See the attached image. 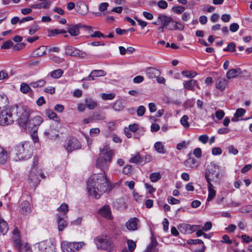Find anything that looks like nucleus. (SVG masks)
<instances>
[{"label":"nucleus","instance_id":"obj_45","mask_svg":"<svg viewBox=\"0 0 252 252\" xmlns=\"http://www.w3.org/2000/svg\"><path fill=\"white\" fill-rule=\"evenodd\" d=\"M46 114L50 119H53L56 121L59 120V118L57 117V115L51 110H47L46 111Z\"/></svg>","mask_w":252,"mask_h":252},{"label":"nucleus","instance_id":"obj_61","mask_svg":"<svg viewBox=\"0 0 252 252\" xmlns=\"http://www.w3.org/2000/svg\"><path fill=\"white\" fill-rule=\"evenodd\" d=\"M222 153V150L219 147H215L213 148L212 150V153L213 155H220Z\"/></svg>","mask_w":252,"mask_h":252},{"label":"nucleus","instance_id":"obj_15","mask_svg":"<svg viewBox=\"0 0 252 252\" xmlns=\"http://www.w3.org/2000/svg\"><path fill=\"white\" fill-rule=\"evenodd\" d=\"M101 215L106 219L112 220L113 217L111 215L110 208L109 205H105L99 210Z\"/></svg>","mask_w":252,"mask_h":252},{"label":"nucleus","instance_id":"obj_32","mask_svg":"<svg viewBox=\"0 0 252 252\" xmlns=\"http://www.w3.org/2000/svg\"><path fill=\"white\" fill-rule=\"evenodd\" d=\"M172 24L170 26L169 29L170 30H180L182 31L184 29V26L180 23L174 22L171 23Z\"/></svg>","mask_w":252,"mask_h":252},{"label":"nucleus","instance_id":"obj_28","mask_svg":"<svg viewBox=\"0 0 252 252\" xmlns=\"http://www.w3.org/2000/svg\"><path fill=\"white\" fill-rule=\"evenodd\" d=\"M9 103L7 96L3 92H0V107H5Z\"/></svg>","mask_w":252,"mask_h":252},{"label":"nucleus","instance_id":"obj_38","mask_svg":"<svg viewBox=\"0 0 252 252\" xmlns=\"http://www.w3.org/2000/svg\"><path fill=\"white\" fill-rule=\"evenodd\" d=\"M47 50V47L45 46H41L39 47L36 50L37 56L41 57L47 54L46 51Z\"/></svg>","mask_w":252,"mask_h":252},{"label":"nucleus","instance_id":"obj_58","mask_svg":"<svg viewBox=\"0 0 252 252\" xmlns=\"http://www.w3.org/2000/svg\"><path fill=\"white\" fill-rule=\"evenodd\" d=\"M225 113L222 110L217 111L215 113L216 118L219 120H221L224 116Z\"/></svg>","mask_w":252,"mask_h":252},{"label":"nucleus","instance_id":"obj_48","mask_svg":"<svg viewBox=\"0 0 252 252\" xmlns=\"http://www.w3.org/2000/svg\"><path fill=\"white\" fill-rule=\"evenodd\" d=\"M113 108L117 111L122 110L124 108L122 102L120 100L116 101L113 105Z\"/></svg>","mask_w":252,"mask_h":252},{"label":"nucleus","instance_id":"obj_3","mask_svg":"<svg viewBox=\"0 0 252 252\" xmlns=\"http://www.w3.org/2000/svg\"><path fill=\"white\" fill-rule=\"evenodd\" d=\"M32 147L29 142L20 143L16 145L13 149L14 153L19 160H26L32 157L33 154Z\"/></svg>","mask_w":252,"mask_h":252},{"label":"nucleus","instance_id":"obj_10","mask_svg":"<svg viewBox=\"0 0 252 252\" xmlns=\"http://www.w3.org/2000/svg\"><path fill=\"white\" fill-rule=\"evenodd\" d=\"M37 172H38L36 171V169L33 168L29 175V183L33 187H35L39 183V180L38 178L39 176H40L42 178H44L43 173H40L37 174Z\"/></svg>","mask_w":252,"mask_h":252},{"label":"nucleus","instance_id":"obj_62","mask_svg":"<svg viewBox=\"0 0 252 252\" xmlns=\"http://www.w3.org/2000/svg\"><path fill=\"white\" fill-rule=\"evenodd\" d=\"M168 201L171 204H177L180 203L179 200L176 199L173 197L169 196L168 198Z\"/></svg>","mask_w":252,"mask_h":252},{"label":"nucleus","instance_id":"obj_5","mask_svg":"<svg viewBox=\"0 0 252 252\" xmlns=\"http://www.w3.org/2000/svg\"><path fill=\"white\" fill-rule=\"evenodd\" d=\"M222 177L220 166L211 162L205 172V178L208 184L212 187L211 182L217 183Z\"/></svg>","mask_w":252,"mask_h":252},{"label":"nucleus","instance_id":"obj_41","mask_svg":"<svg viewBox=\"0 0 252 252\" xmlns=\"http://www.w3.org/2000/svg\"><path fill=\"white\" fill-rule=\"evenodd\" d=\"M93 121H99L104 120L105 118L104 115L101 113H94L91 116Z\"/></svg>","mask_w":252,"mask_h":252},{"label":"nucleus","instance_id":"obj_57","mask_svg":"<svg viewBox=\"0 0 252 252\" xmlns=\"http://www.w3.org/2000/svg\"><path fill=\"white\" fill-rule=\"evenodd\" d=\"M13 44V43L12 41L8 40L3 43L1 48L5 49H9L12 46Z\"/></svg>","mask_w":252,"mask_h":252},{"label":"nucleus","instance_id":"obj_21","mask_svg":"<svg viewBox=\"0 0 252 252\" xmlns=\"http://www.w3.org/2000/svg\"><path fill=\"white\" fill-rule=\"evenodd\" d=\"M189 157V159L184 161V164L186 166L191 168H195L197 167L196 159L194 158H191L190 154L188 155Z\"/></svg>","mask_w":252,"mask_h":252},{"label":"nucleus","instance_id":"obj_22","mask_svg":"<svg viewBox=\"0 0 252 252\" xmlns=\"http://www.w3.org/2000/svg\"><path fill=\"white\" fill-rule=\"evenodd\" d=\"M227 85V81L225 78H219L216 83V88L221 91L225 89Z\"/></svg>","mask_w":252,"mask_h":252},{"label":"nucleus","instance_id":"obj_42","mask_svg":"<svg viewBox=\"0 0 252 252\" xmlns=\"http://www.w3.org/2000/svg\"><path fill=\"white\" fill-rule=\"evenodd\" d=\"M31 120L32 123L34 125V126H35V127H37V129L43 121L42 118L39 116H35Z\"/></svg>","mask_w":252,"mask_h":252},{"label":"nucleus","instance_id":"obj_1","mask_svg":"<svg viewBox=\"0 0 252 252\" xmlns=\"http://www.w3.org/2000/svg\"><path fill=\"white\" fill-rule=\"evenodd\" d=\"M111 189L110 182L102 173L93 175L87 181L88 191L95 199L99 198L103 193Z\"/></svg>","mask_w":252,"mask_h":252},{"label":"nucleus","instance_id":"obj_31","mask_svg":"<svg viewBox=\"0 0 252 252\" xmlns=\"http://www.w3.org/2000/svg\"><path fill=\"white\" fill-rule=\"evenodd\" d=\"M7 159V154L6 151L0 147V164H4Z\"/></svg>","mask_w":252,"mask_h":252},{"label":"nucleus","instance_id":"obj_25","mask_svg":"<svg viewBox=\"0 0 252 252\" xmlns=\"http://www.w3.org/2000/svg\"><path fill=\"white\" fill-rule=\"evenodd\" d=\"M9 229L7 223L0 217V234L4 235Z\"/></svg>","mask_w":252,"mask_h":252},{"label":"nucleus","instance_id":"obj_2","mask_svg":"<svg viewBox=\"0 0 252 252\" xmlns=\"http://www.w3.org/2000/svg\"><path fill=\"white\" fill-rule=\"evenodd\" d=\"M15 119L19 125L24 129H27V124L29 122L31 110L27 106L24 105H13Z\"/></svg>","mask_w":252,"mask_h":252},{"label":"nucleus","instance_id":"obj_56","mask_svg":"<svg viewBox=\"0 0 252 252\" xmlns=\"http://www.w3.org/2000/svg\"><path fill=\"white\" fill-rule=\"evenodd\" d=\"M224 51L234 52L235 51V44L234 43H230L227 47L223 49Z\"/></svg>","mask_w":252,"mask_h":252},{"label":"nucleus","instance_id":"obj_47","mask_svg":"<svg viewBox=\"0 0 252 252\" xmlns=\"http://www.w3.org/2000/svg\"><path fill=\"white\" fill-rule=\"evenodd\" d=\"M182 74L186 77L192 78L197 75V73L195 71L184 70L182 72Z\"/></svg>","mask_w":252,"mask_h":252},{"label":"nucleus","instance_id":"obj_23","mask_svg":"<svg viewBox=\"0 0 252 252\" xmlns=\"http://www.w3.org/2000/svg\"><path fill=\"white\" fill-rule=\"evenodd\" d=\"M183 85L185 89L191 91H194L195 86L199 88L196 84V81L195 80H190L189 81H185L183 83Z\"/></svg>","mask_w":252,"mask_h":252},{"label":"nucleus","instance_id":"obj_9","mask_svg":"<svg viewBox=\"0 0 252 252\" xmlns=\"http://www.w3.org/2000/svg\"><path fill=\"white\" fill-rule=\"evenodd\" d=\"M65 54L67 56L79 57L81 58H85L86 56V54L84 52L69 45L65 47Z\"/></svg>","mask_w":252,"mask_h":252},{"label":"nucleus","instance_id":"obj_55","mask_svg":"<svg viewBox=\"0 0 252 252\" xmlns=\"http://www.w3.org/2000/svg\"><path fill=\"white\" fill-rule=\"evenodd\" d=\"M172 10L178 14H181L185 10V8L182 6H176L172 7Z\"/></svg>","mask_w":252,"mask_h":252},{"label":"nucleus","instance_id":"obj_6","mask_svg":"<svg viewBox=\"0 0 252 252\" xmlns=\"http://www.w3.org/2000/svg\"><path fill=\"white\" fill-rule=\"evenodd\" d=\"M13 105L2 111L0 115V125L7 126L12 124L15 120Z\"/></svg>","mask_w":252,"mask_h":252},{"label":"nucleus","instance_id":"obj_59","mask_svg":"<svg viewBox=\"0 0 252 252\" xmlns=\"http://www.w3.org/2000/svg\"><path fill=\"white\" fill-rule=\"evenodd\" d=\"M189 244H203V242L200 239H189L188 241Z\"/></svg>","mask_w":252,"mask_h":252},{"label":"nucleus","instance_id":"obj_53","mask_svg":"<svg viewBox=\"0 0 252 252\" xmlns=\"http://www.w3.org/2000/svg\"><path fill=\"white\" fill-rule=\"evenodd\" d=\"M115 94H101V97L103 100H112L115 98Z\"/></svg>","mask_w":252,"mask_h":252},{"label":"nucleus","instance_id":"obj_7","mask_svg":"<svg viewBox=\"0 0 252 252\" xmlns=\"http://www.w3.org/2000/svg\"><path fill=\"white\" fill-rule=\"evenodd\" d=\"M97 248H100L110 252L113 247V245L111 240L106 238L97 237L94 240Z\"/></svg>","mask_w":252,"mask_h":252},{"label":"nucleus","instance_id":"obj_40","mask_svg":"<svg viewBox=\"0 0 252 252\" xmlns=\"http://www.w3.org/2000/svg\"><path fill=\"white\" fill-rule=\"evenodd\" d=\"M129 161L131 163L140 164L142 162V158L139 154H137L134 157L129 159Z\"/></svg>","mask_w":252,"mask_h":252},{"label":"nucleus","instance_id":"obj_4","mask_svg":"<svg viewBox=\"0 0 252 252\" xmlns=\"http://www.w3.org/2000/svg\"><path fill=\"white\" fill-rule=\"evenodd\" d=\"M101 156L96 160V166L102 170L108 168L109 163L112 161V158L114 155V152L109 147L105 146L100 150Z\"/></svg>","mask_w":252,"mask_h":252},{"label":"nucleus","instance_id":"obj_44","mask_svg":"<svg viewBox=\"0 0 252 252\" xmlns=\"http://www.w3.org/2000/svg\"><path fill=\"white\" fill-rule=\"evenodd\" d=\"M63 74V71L60 69L53 70L50 73L51 76L53 78H59Z\"/></svg>","mask_w":252,"mask_h":252},{"label":"nucleus","instance_id":"obj_16","mask_svg":"<svg viewBox=\"0 0 252 252\" xmlns=\"http://www.w3.org/2000/svg\"><path fill=\"white\" fill-rule=\"evenodd\" d=\"M158 19L160 21L163 27H165L168 26L170 23H174L173 19L171 17L163 14H159L158 16Z\"/></svg>","mask_w":252,"mask_h":252},{"label":"nucleus","instance_id":"obj_26","mask_svg":"<svg viewBox=\"0 0 252 252\" xmlns=\"http://www.w3.org/2000/svg\"><path fill=\"white\" fill-rule=\"evenodd\" d=\"M85 105L88 109L92 110L97 107V103L91 98H87L85 99Z\"/></svg>","mask_w":252,"mask_h":252},{"label":"nucleus","instance_id":"obj_14","mask_svg":"<svg viewBox=\"0 0 252 252\" xmlns=\"http://www.w3.org/2000/svg\"><path fill=\"white\" fill-rule=\"evenodd\" d=\"M158 243L156 239L154 236H152L151 238V243L147 246L146 252H159L158 249L157 248Z\"/></svg>","mask_w":252,"mask_h":252},{"label":"nucleus","instance_id":"obj_50","mask_svg":"<svg viewBox=\"0 0 252 252\" xmlns=\"http://www.w3.org/2000/svg\"><path fill=\"white\" fill-rule=\"evenodd\" d=\"M239 211L242 213H246L252 211V205H248L241 207Z\"/></svg>","mask_w":252,"mask_h":252},{"label":"nucleus","instance_id":"obj_64","mask_svg":"<svg viewBox=\"0 0 252 252\" xmlns=\"http://www.w3.org/2000/svg\"><path fill=\"white\" fill-rule=\"evenodd\" d=\"M193 154L197 158H201L202 155V151L201 149L199 148H195L193 151Z\"/></svg>","mask_w":252,"mask_h":252},{"label":"nucleus","instance_id":"obj_11","mask_svg":"<svg viewBox=\"0 0 252 252\" xmlns=\"http://www.w3.org/2000/svg\"><path fill=\"white\" fill-rule=\"evenodd\" d=\"M106 73L102 70H93L87 77L83 78L81 81L94 80L95 77L104 76Z\"/></svg>","mask_w":252,"mask_h":252},{"label":"nucleus","instance_id":"obj_51","mask_svg":"<svg viewBox=\"0 0 252 252\" xmlns=\"http://www.w3.org/2000/svg\"><path fill=\"white\" fill-rule=\"evenodd\" d=\"M31 90L30 86L26 83H23L21 85L20 90L21 91L24 93L26 94L29 92Z\"/></svg>","mask_w":252,"mask_h":252},{"label":"nucleus","instance_id":"obj_24","mask_svg":"<svg viewBox=\"0 0 252 252\" xmlns=\"http://www.w3.org/2000/svg\"><path fill=\"white\" fill-rule=\"evenodd\" d=\"M241 73V69L236 68L230 69L226 73V77L228 79L237 77Z\"/></svg>","mask_w":252,"mask_h":252},{"label":"nucleus","instance_id":"obj_20","mask_svg":"<svg viewBox=\"0 0 252 252\" xmlns=\"http://www.w3.org/2000/svg\"><path fill=\"white\" fill-rule=\"evenodd\" d=\"M21 211L23 215H28L31 212L30 204L27 201H23L21 204Z\"/></svg>","mask_w":252,"mask_h":252},{"label":"nucleus","instance_id":"obj_37","mask_svg":"<svg viewBox=\"0 0 252 252\" xmlns=\"http://www.w3.org/2000/svg\"><path fill=\"white\" fill-rule=\"evenodd\" d=\"M57 211L61 212V215L66 216V213L68 211V205L65 203L62 204L60 207L58 208Z\"/></svg>","mask_w":252,"mask_h":252},{"label":"nucleus","instance_id":"obj_60","mask_svg":"<svg viewBox=\"0 0 252 252\" xmlns=\"http://www.w3.org/2000/svg\"><path fill=\"white\" fill-rule=\"evenodd\" d=\"M158 5L161 9H165L167 8L168 4L166 1L161 0L158 2Z\"/></svg>","mask_w":252,"mask_h":252},{"label":"nucleus","instance_id":"obj_36","mask_svg":"<svg viewBox=\"0 0 252 252\" xmlns=\"http://www.w3.org/2000/svg\"><path fill=\"white\" fill-rule=\"evenodd\" d=\"M208 187L209 193H208V196L207 200V201H210L215 196L216 191L213 189L214 186L212 184V187H211L209 185V184H208Z\"/></svg>","mask_w":252,"mask_h":252},{"label":"nucleus","instance_id":"obj_35","mask_svg":"<svg viewBox=\"0 0 252 252\" xmlns=\"http://www.w3.org/2000/svg\"><path fill=\"white\" fill-rule=\"evenodd\" d=\"M154 147L156 151L158 153L165 154L166 153L164 146L160 142H157L154 145Z\"/></svg>","mask_w":252,"mask_h":252},{"label":"nucleus","instance_id":"obj_17","mask_svg":"<svg viewBox=\"0 0 252 252\" xmlns=\"http://www.w3.org/2000/svg\"><path fill=\"white\" fill-rule=\"evenodd\" d=\"M62 249L63 252H71L75 251L73 242L63 241L61 244Z\"/></svg>","mask_w":252,"mask_h":252},{"label":"nucleus","instance_id":"obj_8","mask_svg":"<svg viewBox=\"0 0 252 252\" xmlns=\"http://www.w3.org/2000/svg\"><path fill=\"white\" fill-rule=\"evenodd\" d=\"M64 147L68 152H71L73 150L80 149L81 148V144L75 137H71L67 140Z\"/></svg>","mask_w":252,"mask_h":252},{"label":"nucleus","instance_id":"obj_54","mask_svg":"<svg viewBox=\"0 0 252 252\" xmlns=\"http://www.w3.org/2000/svg\"><path fill=\"white\" fill-rule=\"evenodd\" d=\"M146 111V109L143 106H139L136 110L137 114L138 116H142L144 115Z\"/></svg>","mask_w":252,"mask_h":252},{"label":"nucleus","instance_id":"obj_39","mask_svg":"<svg viewBox=\"0 0 252 252\" xmlns=\"http://www.w3.org/2000/svg\"><path fill=\"white\" fill-rule=\"evenodd\" d=\"M161 175L159 172L152 173L150 175V179L152 182H158L161 179Z\"/></svg>","mask_w":252,"mask_h":252},{"label":"nucleus","instance_id":"obj_33","mask_svg":"<svg viewBox=\"0 0 252 252\" xmlns=\"http://www.w3.org/2000/svg\"><path fill=\"white\" fill-rule=\"evenodd\" d=\"M246 113V110L243 108H238L237 109L234 117L232 118L233 122H237L238 121V118L242 117Z\"/></svg>","mask_w":252,"mask_h":252},{"label":"nucleus","instance_id":"obj_19","mask_svg":"<svg viewBox=\"0 0 252 252\" xmlns=\"http://www.w3.org/2000/svg\"><path fill=\"white\" fill-rule=\"evenodd\" d=\"M146 73L150 78H155L159 76L160 72L157 68L149 67L147 68Z\"/></svg>","mask_w":252,"mask_h":252},{"label":"nucleus","instance_id":"obj_63","mask_svg":"<svg viewBox=\"0 0 252 252\" xmlns=\"http://www.w3.org/2000/svg\"><path fill=\"white\" fill-rule=\"evenodd\" d=\"M109 4L107 2L101 3L99 5V10L100 11H104L107 9Z\"/></svg>","mask_w":252,"mask_h":252},{"label":"nucleus","instance_id":"obj_46","mask_svg":"<svg viewBox=\"0 0 252 252\" xmlns=\"http://www.w3.org/2000/svg\"><path fill=\"white\" fill-rule=\"evenodd\" d=\"M88 11V7L85 4H81L79 6L77 12L81 15L86 14Z\"/></svg>","mask_w":252,"mask_h":252},{"label":"nucleus","instance_id":"obj_27","mask_svg":"<svg viewBox=\"0 0 252 252\" xmlns=\"http://www.w3.org/2000/svg\"><path fill=\"white\" fill-rule=\"evenodd\" d=\"M190 225L189 224L183 223L178 226V229L180 232L183 234H190Z\"/></svg>","mask_w":252,"mask_h":252},{"label":"nucleus","instance_id":"obj_49","mask_svg":"<svg viewBox=\"0 0 252 252\" xmlns=\"http://www.w3.org/2000/svg\"><path fill=\"white\" fill-rule=\"evenodd\" d=\"M188 120L189 117L187 115H184L180 120L181 124L184 127L186 128H188L189 126Z\"/></svg>","mask_w":252,"mask_h":252},{"label":"nucleus","instance_id":"obj_43","mask_svg":"<svg viewBox=\"0 0 252 252\" xmlns=\"http://www.w3.org/2000/svg\"><path fill=\"white\" fill-rule=\"evenodd\" d=\"M29 132H37V127H35L34 125L32 123L31 120L29 121L28 124H27V129Z\"/></svg>","mask_w":252,"mask_h":252},{"label":"nucleus","instance_id":"obj_29","mask_svg":"<svg viewBox=\"0 0 252 252\" xmlns=\"http://www.w3.org/2000/svg\"><path fill=\"white\" fill-rule=\"evenodd\" d=\"M81 27L80 24L73 26L68 29V32L72 36H76L79 34V29Z\"/></svg>","mask_w":252,"mask_h":252},{"label":"nucleus","instance_id":"obj_30","mask_svg":"<svg viewBox=\"0 0 252 252\" xmlns=\"http://www.w3.org/2000/svg\"><path fill=\"white\" fill-rule=\"evenodd\" d=\"M51 4V2L48 1H44L41 3L33 4L31 6V7L34 9H48Z\"/></svg>","mask_w":252,"mask_h":252},{"label":"nucleus","instance_id":"obj_12","mask_svg":"<svg viewBox=\"0 0 252 252\" xmlns=\"http://www.w3.org/2000/svg\"><path fill=\"white\" fill-rule=\"evenodd\" d=\"M56 216L58 230L59 231H62L67 226V222L65 220L66 216L61 215V213L57 214Z\"/></svg>","mask_w":252,"mask_h":252},{"label":"nucleus","instance_id":"obj_52","mask_svg":"<svg viewBox=\"0 0 252 252\" xmlns=\"http://www.w3.org/2000/svg\"><path fill=\"white\" fill-rule=\"evenodd\" d=\"M14 240V247L18 250L20 251L21 249V243L20 236L17 237H13Z\"/></svg>","mask_w":252,"mask_h":252},{"label":"nucleus","instance_id":"obj_34","mask_svg":"<svg viewBox=\"0 0 252 252\" xmlns=\"http://www.w3.org/2000/svg\"><path fill=\"white\" fill-rule=\"evenodd\" d=\"M127 244L128 245V250L125 248L122 252H133L136 247L135 243L131 240H128L127 241Z\"/></svg>","mask_w":252,"mask_h":252},{"label":"nucleus","instance_id":"obj_18","mask_svg":"<svg viewBox=\"0 0 252 252\" xmlns=\"http://www.w3.org/2000/svg\"><path fill=\"white\" fill-rule=\"evenodd\" d=\"M138 222V219L136 218L130 219L126 223L127 228L129 230H137Z\"/></svg>","mask_w":252,"mask_h":252},{"label":"nucleus","instance_id":"obj_13","mask_svg":"<svg viewBox=\"0 0 252 252\" xmlns=\"http://www.w3.org/2000/svg\"><path fill=\"white\" fill-rule=\"evenodd\" d=\"M44 135L49 139H52L57 138L58 136V131L53 125H51L45 130Z\"/></svg>","mask_w":252,"mask_h":252}]
</instances>
